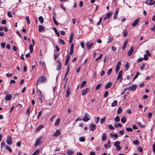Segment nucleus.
<instances>
[{"instance_id": "473e14b6", "label": "nucleus", "mask_w": 155, "mask_h": 155, "mask_svg": "<svg viewBox=\"0 0 155 155\" xmlns=\"http://www.w3.org/2000/svg\"><path fill=\"white\" fill-rule=\"evenodd\" d=\"M117 101H114V102L112 103L111 104V106L112 107H114L116 106L117 105Z\"/></svg>"}, {"instance_id": "79ce46f5", "label": "nucleus", "mask_w": 155, "mask_h": 155, "mask_svg": "<svg viewBox=\"0 0 155 155\" xmlns=\"http://www.w3.org/2000/svg\"><path fill=\"white\" fill-rule=\"evenodd\" d=\"M59 54V53H57L54 54V58L55 60H56L57 59Z\"/></svg>"}, {"instance_id": "4c0bfd02", "label": "nucleus", "mask_w": 155, "mask_h": 155, "mask_svg": "<svg viewBox=\"0 0 155 155\" xmlns=\"http://www.w3.org/2000/svg\"><path fill=\"white\" fill-rule=\"evenodd\" d=\"M5 148L6 149L8 150L9 152H12V150L11 148L8 145H6L5 146Z\"/></svg>"}, {"instance_id": "f704fd0d", "label": "nucleus", "mask_w": 155, "mask_h": 155, "mask_svg": "<svg viewBox=\"0 0 155 155\" xmlns=\"http://www.w3.org/2000/svg\"><path fill=\"white\" fill-rule=\"evenodd\" d=\"M86 84V81H83L81 84L80 87L81 88H82Z\"/></svg>"}, {"instance_id": "b1692460", "label": "nucleus", "mask_w": 155, "mask_h": 155, "mask_svg": "<svg viewBox=\"0 0 155 155\" xmlns=\"http://www.w3.org/2000/svg\"><path fill=\"white\" fill-rule=\"evenodd\" d=\"M114 127L117 128L118 127H121L122 125L120 123H116L114 124Z\"/></svg>"}, {"instance_id": "7ed1b4c3", "label": "nucleus", "mask_w": 155, "mask_h": 155, "mask_svg": "<svg viewBox=\"0 0 155 155\" xmlns=\"http://www.w3.org/2000/svg\"><path fill=\"white\" fill-rule=\"evenodd\" d=\"M89 116L88 114L86 113L85 114L84 117L83 119V121L84 122H86L89 120L90 119V118H89Z\"/></svg>"}, {"instance_id": "0eeeda50", "label": "nucleus", "mask_w": 155, "mask_h": 155, "mask_svg": "<svg viewBox=\"0 0 155 155\" xmlns=\"http://www.w3.org/2000/svg\"><path fill=\"white\" fill-rule=\"evenodd\" d=\"M137 88V85L135 84H133L132 86L129 87L127 89L130 91H134Z\"/></svg>"}, {"instance_id": "3c124183", "label": "nucleus", "mask_w": 155, "mask_h": 155, "mask_svg": "<svg viewBox=\"0 0 155 155\" xmlns=\"http://www.w3.org/2000/svg\"><path fill=\"white\" fill-rule=\"evenodd\" d=\"M53 18L54 23L56 25H58V23L56 21V19H55L54 17L53 16Z\"/></svg>"}, {"instance_id": "7c9ffc66", "label": "nucleus", "mask_w": 155, "mask_h": 155, "mask_svg": "<svg viewBox=\"0 0 155 155\" xmlns=\"http://www.w3.org/2000/svg\"><path fill=\"white\" fill-rule=\"evenodd\" d=\"M102 84H100L97 85L96 87L95 88V90H97L99 89L100 87L101 86Z\"/></svg>"}, {"instance_id": "e433bc0d", "label": "nucleus", "mask_w": 155, "mask_h": 155, "mask_svg": "<svg viewBox=\"0 0 155 155\" xmlns=\"http://www.w3.org/2000/svg\"><path fill=\"white\" fill-rule=\"evenodd\" d=\"M128 42L127 40H126L124 43L122 48H126Z\"/></svg>"}, {"instance_id": "393cba45", "label": "nucleus", "mask_w": 155, "mask_h": 155, "mask_svg": "<svg viewBox=\"0 0 155 155\" xmlns=\"http://www.w3.org/2000/svg\"><path fill=\"white\" fill-rule=\"evenodd\" d=\"M126 120H127V119L125 117H122L121 119V122L123 123H125L126 122Z\"/></svg>"}, {"instance_id": "6e6d98bb", "label": "nucleus", "mask_w": 155, "mask_h": 155, "mask_svg": "<svg viewBox=\"0 0 155 155\" xmlns=\"http://www.w3.org/2000/svg\"><path fill=\"white\" fill-rule=\"evenodd\" d=\"M8 16L9 17H12V13L10 12H8L7 13Z\"/></svg>"}, {"instance_id": "13d9d810", "label": "nucleus", "mask_w": 155, "mask_h": 155, "mask_svg": "<svg viewBox=\"0 0 155 155\" xmlns=\"http://www.w3.org/2000/svg\"><path fill=\"white\" fill-rule=\"evenodd\" d=\"M152 115V114L151 113H149L147 114V117H148V118L149 119H150L151 117V116Z\"/></svg>"}, {"instance_id": "4468645a", "label": "nucleus", "mask_w": 155, "mask_h": 155, "mask_svg": "<svg viewBox=\"0 0 155 155\" xmlns=\"http://www.w3.org/2000/svg\"><path fill=\"white\" fill-rule=\"evenodd\" d=\"M74 33H73V32L71 33L70 35V36L69 42L70 44L71 43L72 41L73 40V38L74 37Z\"/></svg>"}, {"instance_id": "9b49d317", "label": "nucleus", "mask_w": 155, "mask_h": 155, "mask_svg": "<svg viewBox=\"0 0 155 155\" xmlns=\"http://www.w3.org/2000/svg\"><path fill=\"white\" fill-rule=\"evenodd\" d=\"M123 73V71H120L118 74V76L117 77V80H118L120 78H121L122 79L123 78L122 77V74Z\"/></svg>"}, {"instance_id": "2eb2a0df", "label": "nucleus", "mask_w": 155, "mask_h": 155, "mask_svg": "<svg viewBox=\"0 0 155 155\" xmlns=\"http://www.w3.org/2000/svg\"><path fill=\"white\" fill-rule=\"evenodd\" d=\"M112 84V83L111 82H109L108 83L105 85V88L106 89H107L109 88L111 86Z\"/></svg>"}, {"instance_id": "4d7b16f0", "label": "nucleus", "mask_w": 155, "mask_h": 155, "mask_svg": "<svg viewBox=\"0 0 155 155\" xmlns=\"http://www.w3.org/2000/svg\"><path fill=\"white\" fill-rule=\"evenodd\" d=\"M123 33L124 34V37H126L127 36V31L124 30Z\"/></svg>"}, {"instance_id": "052dcab7", "label": "nucleus", "mask_w": 155, "mask_h": 155, "mask_svg": "<svg viewBox=\"0 0 155 155\" xmlns=\"http://www.w3.org/2000/svg\"><path fill=\"white\" fill-rule=\"evenodd\" d=\"M30 110V107H29L28 110H27L26 112V114L28 116L30 115L29 111Z\"/></svg>"}, {"instance_id": "6e6552de", "label": "nucleus", "mask_w": 155, "mask_h": 155, "mask_svg": "<svg viewBox=\"0 0 155 155\" xmlns=\"http://www.w3.org/2000/svg\"><path fill=\"white\" fill-rule=\"evenodd\" d=\"M57 62L58 63V65L57 67V70H60L61 68V63L60 61L58 60L57 61Z\"/></svg>"}, {"instance_id": "c756f323", "label": "nucleus", "mask_w": 155, "mask_h": 155, "mask_svg": "<svg viewBox=\"0 0 155 155\" xmlns=\"http://www.w3.org/2000/svg\"><path fill=\"white\" fill-rule=\"evenodd\" d=\"M106 134L104 133L103 134L102 136V140L103 141H105L106 139Z\"/></svg>"}, {"instance_id": "f03ea898", "label": "nucleus", "mask_w": 155, "mask_h": 155, "mask_svg": "<svg viewBox=\"0 0 155 155\" xmlns=\"http://www.w3.org/2000/svg\"><path fill=\"white\" fill-rule=\"evenodd\" d=\"M6 142V143L9 145H11L12 144V140L10 136H7Z\"/></svg>"}, {"instance_id": "338daca9", "label": "nucleus", "mask_w": 155, "mask_h": 155, "mask_svg": "<svg viewBox=\"0 0 155 155\" xmlns=\"http://www.w3.org/2000/svg\"><path fill=\"white\" fill-rule=\"evenodd\" d=\"M112 71V69L110 68L109 69L107 72V74L108 75H109L111 73Z\"/></svg>"}, {"instance_id": "bb28decb", "label": "nucleus", "mask_w": 155, "mask_h": 155, "mask_svg": "<svg viewBox=\"0 0 155 155\" xmlns=\"http://www.w3.org/2000/svg\"><path fill=\"white\" fill-rule=\"evenodd\" d=\"M38 20L41 24L43 23L44 22V19L41 16H40L38 18Z\"/></svg>"}, {"instance_id": "603ef678", "label": "nucleus", "mask_w": 155, "mask_h": 155, "mask_svg": "<svg viewBox=\"0 0 155 155\" xmlns=\"http://www.w3.org/2000/svg\"><path fill=\"white\" fill-rule=\"evenodd\" d=\"M148 55L145 54L144 56V59L146 61L148 59Z\"/></svg>"}, {"instance_id": "ddd939ff", "label": "nucleus", "mask_w": 155, "mask_h": 155, "mask_svg": "<svg viewBox=\"0 0 155 155\" xmlns=\"http://www.w3.org/2000/svg\"><path fill=\"white\" fill-rule=\"evenodd\" d=\"M60 132L58 130H57L55 133L53 134V137H56L58 135L60 134Z\"/></svg>"}, {"instance_id": "6ab92c4d", "label": "nucleus", "mask_w": 155, "mask_h": 155, "mask_svg": "<svg viewBox=\"0 0 155 155\" xmlns=\"http://www.w3.org/2000/svg\"><path fill=\"white\" fill-rule=\"evenodd\" d=\"M11 95L10 94H8L6 95L5 97V99L7 101H9L11 99Z\"/></svg>"}, {"instance_id": "a211bd4d", "label": "nucleus", "mask_w": 155, "mask_h": 155, "mask_svg": "<svg viewBox=\"0 0 155 155\" xmlns=\"http://www.w3.org/2000/svg\"><path fill=\"white\" fill-rule=\"evenodd\" d=\"M41 139L40 138H38L37 139L35 143V147H36L40 143Z\"/></svg>"}, {"instance_id": "dca6fc26", "label": "nucleus", "mask_w": 155, "mask_h": 155, "mask_svg": "<svg viewBox=\"0 0 155 155\" xmlns=\"http://www.w3.org/2000/svg\"><path fill=\"white\" fill-rule=\"evenodd\" d=\"M36 92L37 93L38 95V96H39V97H42L43 95L42 94L41 91L39 89H38L37 90Z\"/></svg>"}, {"instance_id": "c03bdc74", "label": "nucleus", "mask_w": 155, "mask_h": 155, "mask_svg": "<svg viewBox=\"0 0 155 155\" xmlns=\"http://www.w3.org/2000/svg\"><path fill=\"white\" fill-rule=\"evenodd\" d=\"M79 140L82 142H84L85 141V139L83 137H81L79 138Z\"/></svg>"}, {"instance_id": "39448f33", "label": "nucleus", "mask_w": 155, "mask_h": 155, "mask_svg": "<svg viewBox=\"0 0 155 155\" xmlns=\"http://www.w3.org/2000/svg\"><path fill=\"white\" fill-rule=\"evenodd\" d=\"M145 3L147 4L152 5L155 4V2L153 0H147L146 1Z\"/></svg>"}, {"instance_id": "8fccbe9b", "label": "nucleus", "mask_w": 155, "mask_h": 155, "mask_svg": "<svg viewBox=\"0 0 155 155\" xmlns=\"http://www.w3.org/2000/svg\"><path fill=\"white\" fill-rule=\"evenodd\" d=\"M70 57H69V55H67V56L66 57V58L65 62L68 63L70 60Z\"/></svg>"}, {"instance_id": "f3484780", "label": "nucleus", "mask_w": 155, "mask_h": 155, "mask_svg": "<svg viewBox=\"0 0 155 155\" xmlns=\"http://www.w3.org/2000/svg\"><path fill=\"white\" fill-rule=\"evenodd\" d=\"M74 151L70 150H68L67 151L68 154L69 155H71L74 154Z\"/></svg>"}, {"instance_id": "4be33fe9", "label": "nucleus", "mask_w": 155, "mask_h": 155, "mask_svg": "<svg viewBox=\"0 0 155 155\" xmlns=\"http://www.w3.org/2000/svg\"><path fill=\"white\" fill-rule=\"evenodd\" d=\"M69 65H68L67 67V70L66 73L64 75V78L66 77L67 76L69 72Z\"/></svg>"}, {"instance_id": "20e7f679", "label": "nucleus", "mask_w": 155, "mask_h": 155, "mask_svg": "<svg viewBox=\"0 0 155 155\" xmlns=\"http://www.w3.org/2000/svg\"><path fill=\"white\" fill-rule=\"evenodd\" d=\"M96 125L92 123H91L89 125L90 129L91 131L94 130L96 128Z\"/></svg>"}, {"instance_id": "a878e982", "label": "nucleus", "mask_w": 155, "mask_h": 155, "mask_svg": "<svg viewBox=\"0 0 155 155\" xmlns=\"http://www.w3.org/2000/svg\"><path fill=\"white\" fill-rule=\"evenodd\" d=\"M112 12H109L106 15V18H107L108 19L110 18V16L112 14Z\"/></svg>"}, {"instance_id": "bf43d9fd", "label": "nucleus", "mask_w": 155, "mask_h": 155, "mask_svg": "<svg viewBox=\"0 0 155 155\" xmlns=\"http://www.w3.org/2000/svg\"><path fill=\"white\" fill-rule=\"evenodd\" d=\"M102 20V18H100L99 21L97 23V26H98L100 25L101 22Z\"/></svg>"}, {"instance_id": "e2e57ef3", "label": "nucleus", "mask_w": 155, "mask_h": 155, "mask_svg": "<svg viewBox=\"0 0 155 155\" xmlns=\"http://www.w3.org/2000/svg\"><path fill=\"white\" fill-rule=\"evenodd\" d=\"M81 46V48H84V44L83 41H81L80 42Z\"/></svg>"}, {"instance_id": "c9c22d12", "label": "nucleus", "mask_w": 155, "mask_h": 155, "mask_svg": "<svg viewBox=\"0 0 155 155\" xmlns=\"http://www.w3.org/2000/svg\"><path fill=\"white\" fill-rule=\"evenodd\" d=\"M53 29L55 33L57 34V35L58 36H59V34L58 32V31L57 29L55 28H53Z\"/></svg>"}, {"instance_id": "c85d7f7f", "label": "nucleus", "mask_w": 155, "mask_h": 155, "mask_svg": "<svg viewBox=\"0 0 155 155\" xmlns=\"http://www.w3.org/2000/svg\"><path fill=\"white\" fill-rule=\"evenodd\" d=\"M44 126L43 125H40L38 127L36 128V131H37L39 130L40 129H41L43 128H44Z\"/></svg>"}, {"instance_id": "412c9836", "label": "nucleus", "mask_w": 155, "mask_h": 155, "mask_svg": "<svg viewBox=\"0 0 155 155\" xmlns=\"http://www.w3.org/2000/svg\"><path fill=\"white\" fill-rule=\"evenodd\" d=\"M70 93V90L69 87H68L67 90L66 92V96L67 97H69Z\"/></svg>"}, {"instance_id": "5fc2aeb1", "label": "nucleus", "mask_w": 155, "mask_h": 155, "mask_svg": "<svg viewBox=\"0 0 155 155\" xmlns=\"http://www.w3.org/2000/svg\"><path fill=\"white\" fill-rule=\"evenodd\" d=\"M138 151L140 152H142L143 151V149L142 147L140 146H139L138 148Z\"/></svg>"}, {"instance_id": "a18cd8bd", "label": "nucleus", "mask_w": 155, "mask_h": 155, "mask_svg": "<svg viewBox=\"0 0 155 155\" xmlns=\"http://www.w3.org/2000/svg\"><path fill=\"white\" fill-rule=\"evenodd\" d=\"M115 121L116 122H118L120 121V118L118 116H117L114 119Z\"/></svg>"}, {"instance_id": "f257e3e1", "label": "nucleus", "mask_w": 155, "mask_h": 155, "mask_svg": "<svg viewBox=\"0 0 155 155\" xmlns=\"http://www.w3.org/2000/svg\"><path fill=\"white\" fill-rule=\"evenodd\" d=\"M47 80V78L45 76L39 77L37 79L36 83V85L37 86L38 84L43 83Z\"/></svg>"}, {"instance_id": "680f3d73", "label": "nucleus", "mask_w": 155, "mask_h": 155, "mask_svg": "<svg viewBox=\"0 0 155 155\" xmlns=\"http://www.w3.org/2000/svg\"><path fill=\"white\" fill-rule=\"evenodd\" d=\"M100 120V117H97L95 119V123L97 124L99 122Z\"/></svg>"}, {"instance_id": "de8ad7c7", "label": "nucleus", "mask_w": 155, "mask_h": 155, "mask_svg": "<svg viewBox=\"0 0 155 155\" xmlns=\"http://www.w3.org/2000/svg\"><path fill=\"white\" fill-rule=\"evenodd\" d=\"M102 56H103L102 54H100L98 58H97L96 59L95 61H97L100 60V59H101V58L102 57Z\"/></svg>"}, {"instance_id": "f8f14e48", "label": "nucleus", "mask_w": 155, "mask_h": 155, "mask_svg": "<svg viewBox=\"0 0 155 155\" xmlns=\"http://www.w3.org/2000/svg\"><path fill=\"white\" fill-rule=\"evenodd\" d=\"M89 88H86V89L83 90L82 91V95L84 96L86 94L87 92L88 91Z\"/></svg>"}, {"instance_id": "774afa93", "label": "nucleus", "mask_w": 155, "mask_h": 155, "mask_svg": "<svg viewBox=\"0 0 155 155\" xmlns=\"http://www.w3.org/2000/svg\"><path fill=\"white\" fill-rule=\"evenodd\" d=\"M153 153H154L155 152V141L153 146Z\"/></svg>"}, {"instance_id": "09e8293b", "label": "nucleus", "mask_w": 155, "mask_h": 155, "mask_svg": "<svg viewBox=\"0 0 155 155\" xmlns=\"http://www.w3.org/2000/svg\"><path fill=\"white\" fill-rule=\"evenodd\" d=\"M26 21H27V23L29 24L30 23V19L28 16H27L26 17Z\"/></svg>"}, {"instance_id": "0e129e2a", "label": "nucleus", "mask_w": 155, "mask_h": 155, "mask_svg": "<svg viewBox=\"0 0 155 155\" xmlns=\"http://www.w3.org/2000/svg\"><path fill=\"white\" fill-rule=\"evenodd\" d=\"M5 145V143L4 142H2L1 144V147L2 148L4 147Z\"/></svg>"}, {"instance_id": "a19ab883", "label": "nucleus", "mask_w": 155, "mask_h": 155, "mask_svg": "<svg viewBox=\"0 0 155 155\" xmlns=\"http://www.w3.org/2000/svg\"><path fill=\"white\" fill-rule=\"evenodd\" d=\"M73 49H70V53H68V55H69V57H71V55H72L73 54Z\"/></svg>"}, {"instance_id": "49530a36", "label": "nucleus", "mask_w": 155, "mask_h": 155, "mask_svg": "<svg viewBox=\"0 0 155 155\" xmlns=\"http://www.w3.org/2000/svg\"><path fill=\"white\" fill-rule=\"evenodd\" d=\"M126 130L128 132L132 131H133V130L132 128L129 127H126Z\"/></svg>"}, {"instance_id": "69168bd1", "label": "nucleus", "mask_w": 155, "mask_h": 155, "mask_svg": "<svg viewBox=\"0 0 155 155\" xmlns=\"http://www.w3.org/2000/svg\"><path fill=\"white\" fill-rule=\"evenodd\" d=\"M5 43L3 42L1 44V46L3 48H4L5 47Z\"/></svg>"}, {"instance_id": "9d476101", "label": "nucleus", "mask_w": 155, "mask_h": 155, "mask_svg": "<svg viewBox=\"0 0 155 155\" xmlns=\"http://www.w3.org/2000/svg\"><path fill=\"white\" fill-rule=\"evenodd\" d=\"M39 27V31L40 32L45 31V28L41 25H39L38 26Z\"/></svg>"}, {"instance_id": "2f4dec72", "label": "nucleus", "mask_w": 155, "mask_h": 155, "mask_svg": "<svg viewBox=\"0 0 155 155\" xmlns=\"http://www.w3.org/2000/svg\"><path fill=\"white\" fill-rule=\"evenodd\" d=\"M120 144V143L119 141H117L114 144V146L116 147V148L118 147L119 146V145Z\"/></svg>"}, {"instance_id": "1a4fd4ad", "label": "nucleus", "mask_w": 155, "mask_h": 155, "mask_svg": "<svg viewBox=\"0 0 155 155\" xmlns=\"http://www.w3.org/2000/svg\"><path fill=\"white\" fill-rule=\"evenodd\" d=\"M93 43H90L89 42H87L86 44V46L87 48H92V46L93 45Z\"/></svg>"}, {"instance_id": "864d4df0", "label": "nucleus", "mask_w": 155, "mask_h": 155, "mask_svg": "<svg viewBox=\"0 0 155 155\" xmlns=\"http://www.w3.org/2000/svg\"><path fill=\"white\" fill-rule=\"evenodd\" d=\"M119 67L117 66H116L115 69V72L116 73H117L118 72L119 70Z\"/></svg>"}, {"instance_id": "423d86ee", "label": "nucleus", "mask_w": 155, "mask_h": 155, "mask_svg": "<svg viewBox=\"0 0 155 155\" xmlns=\"http://www.w3.org/2000/svg\"><path fill=\"white\" fill-rule=\"evenodd\" d=\"M140 20V18H137L132 23V26L133 27L136 26L138 24V23L139 22Z\"/></svg>"}, {"instance_id": "37998d69", "label": "nucleus", "mask_w": 155, "mask_h": 155, "mask_svg": "<svg viewBox=\"0 0 155 155\" xmlns=\"http://www.w3.org/2000/svg\"><path fill=\"white\" fill-rule=\"evenodd\" d=\"M122 108L120 107L118 108V109L117 110V113H118V114H120L121 113V112H122Z\"/></svg>"}, {"instance_id": "72a5a7b5", "label": "nucleus", "mask_w": 155, "mask_h": 155, "mask_svg": "<svg viewBox=\"0 0 155 155\" xmlns=\"http://www.w3.org/2000/svg\"><path fill=\"white\" fill-rule=\"evenodd\" d=\"M133 143L136 145H138L139 144V141L137 140H136L134 141L133 142Z\"/></svg>"}, {"instance_id": "aec40b11", "label": "nucleus", "mask_w": 155, "mask_h": 155, "mask_svg": "<svg viewBox=\"0 0 155 155\" xmlns=\"http://www.w3.org/2000/svg\"><path fill=\"white\" fill-rule=\"evenodd\" d=\"M134 51V49H130L128 52L127 55L128 56H130L133 54Z\"/></svg>"}, {"instance_id": "5701e85b", "label": "nucleus", "mask_w": 155, "mask_h": 155, "mask_svg": "<svg viewBox=\"0 0 155 155\" xmlns=\"http://www.w3.org/2000/svg\"><path fill=\"white\" fill-rule=\"evenodd\" d=\"M60 120V118H58L56 120L55 123V126H58L59 125Z\"/></svg>"}, {"instance_id": "cd10ccee", "label": "nucleus", "mask_w": 155, "mask_h": 155, "mask_svg": "<svg viewBox=\"0 0 155 155\" xmlns=\"http://www.w3.org/2000/svg\"><path fill=\"white\" fill-rule=\"evenodd\" d=\"M39 63L42 65V66L45 68L46 67L44 61H40Z\"/></svg>"}, {"instance_id": "58836bf2", "label": "nucleus", "mask_w": 155, "mask_h": 155, "mask_svg": "<svg viewBox=\"0 0 155 155\" xmlns=\"http://www.w3.org/2000/svg\"><path fill=\"white\" fill-rule=\"evenodd\" d=\"M106 117H104L103 118H101V119L100 123L102 124L106 120Z\"/></svg>"}, {"instance_id": "ea45409f", "label": "nucleus", "mask_w": 155, "mask_h": 155, "mask_svg": "<svg viewBox=\"0 0 155 155\" xmlns=\"http://www.w3.org/2000/svg\"><path fill=\"white\" fill-rule=\"evenodd\" d=\"M39 152V150H37L32 153V155H37Z\"/></svg>"}]
</instances>
